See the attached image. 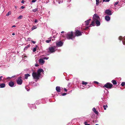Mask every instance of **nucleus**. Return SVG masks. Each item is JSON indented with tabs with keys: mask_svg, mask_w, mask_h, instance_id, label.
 I'll return each mask as SVG.
<instances>
[{
	"mask_svg": "<svg viewBox=\"0 0 125 125\" xmlns=\"http://www.w3.org/2000/svg\"><path fill=\"white\" fill-rule=\"evenodd\" d=\"M66 38L68 39L72 40L73 38H74L75 36H74L73 32V31L69 32L65 35Z\"/></svg>",
	"mask_w": 125,
	"mask_h": 125,
	"instance_id": "obj_1",
	"label": "nucleus"
},
{
	"mask_svg": "<svg viewBox=\"0 0 125 125\" xmlns=\"http://www.w3.org/2000/svg\"><path fill=\"white\" fill-rule=\"evenodd\" d=\"M32 75L34 79H36L37 80H38L40 77V76L36 72H33Z\"/></svg>",
	"mask_w": 125,
	"mask_h": 125,
	"instance_id": "obj_2",
	"label": "nucleus"
},
{
	"mask_svg": "<svg viewBox=\"0 0 125 125\" xmlns=\"http://www.w3.org/2000/svg\"><path fill=\"white\" fill-rule=\"evenodd\" d=\"M113 86V84L110 83H107L103 87H105L107 88L111 89Z\"/></svg>",
	"mask_w": 125,
	"mask_h": 125,
	"instance_id": "obj_3",
	"label": "nucleus"
},
{
	"mask_svg": "<svg viewBox=\"0 0 125 125\" xmlns=\"http://www.w3.org/2000/svg\"><path fill=\"white\" fill-rule=\"evenodd\" d=\"M99 19V17L97 14H94L93 17V20L95 21L98 20Z\"/></svg>",
	"mask_w": 125,
	"mask_h": 125,
	"instance_id": "obj_4",
	"label": "nucleus"
},
{
	"mask_svg": "<svg viewBox=\"0 0 125 125\" xmlns=\"http://www.w3.org/2000/svg\"><path fill=\"white\" fill-rule=\"evenodd\" d=\"M75 35V36H79L82 35V34L81 32L79 30H77L75 31L74 33Z\"/></svg>",
	"mask_w": 125,
	"mask_h": 125,
	"instance_id": "obj_5",
	"label": "nucleus"
},
{
	"mask_svg": "<svg viewBox=\"0 0 125 125\" xmlns=\"http://www.w3.org/2000/svg\"><path fill=\"white\" fill-rule=\"evenodd\" d=\"M21 77H19L18 78V79L17 81V82L18 84L21 85L22 83V81L21 79Z\"/></svg>",
	"mask_w": 125,
	"mask_h": 125,
	"instance_id": "obj_6",
	"label": "nucleus"
},
{
	"mask_svg": "<svg viewBox=\"0 0 125 125\" xmlns=\"http://www.w3.org/2000/svg\"><path fill=\"white\" fill-rule=\"evenodd\" d=\"M49 51H48V52L52 53L55 52V49L53 47H49Z\"/></svg>",
	"mask_w": 125,
	"mask_h": 125,
	"instance_id": "obj_7",
	"label": "nucleus"
},
{
	"mask_svg": "<svg viewBox=\"0 0 125 125\" xmlns=\"http://www.w3.org/2000/svg\"><path fill=\"white\" fill-rule=\"evenodd\" d=\"M44 72V71L43 69H39L37 71V73L40 76L41 75V73H43Z\"/></svg>",
	"mask_w": 125,
	"mask_h": 125,
	"instance_id": "obj_8",
	"label": "nucleus"
},
{
	"mask_svg": "<svg viewBox=\"0 0 125 125\" xmlns=\"http://www.w3.org/2000/svg\"><path fill=\"white\" fill-rule=\"evenodd\" d=\"M105 13L107 15H111L112 14L111 11L109 10H107L105 11Z\"/></svg>",
	"mask_w": 125,
	"mask_h": 125,
	"instance_id": "obj_9",
	"label": "nucleus"
},
{
	"mask_svg": "<svg viewBox=\"0 0 125 125\" xmlns=\"http://www.w3.org/2000/svg\"><path fill=\"white\" fill-rule=\"evenodd\" d=\"M63 44V42L61 41H60L56 43V45L58 47H61L62 45Z\"/></svg>",
	"mask_w": 125,
	"mask_h": 125,
	"instance_id": "obj_10",
	"label": "nucleus"
},
{
	"mask_svg": "<svg viewBox=\"0 0 125 125\" xmlns=\"http://www.w3.org/2000/svg\"><path fill=\"white\" fill-rule=\"evenodd\" d=\"M9 85L11 87H13L14 85V82L12 81L10 82L9 83Z\"/></svg>",
	"mask_w": 125,
	"mask_h": 125,
	"instance_id": "obj_11",
	"label": "nucleus"
},
{
	"mask_svg": "<svg viewBox=\"0 0 125 125\" xmlns=\"http://www.w3.org/2000/svg\"><path fill=\"white\" fill-rule=\"evenodd\" d=\"M39 63L42 64H43L44 62L43 60L42 59H40L39 60Z\"/></svg>",
	"mask_w": 125,
	"mask_h": 125,
	"instance_id": "obj_12",
	"label": "nucleus"
},
{
	"mask_svg": "<svg viewBox=\"0 0 125 125\" xmlns=\"http://www.w3.org/2000/svg\"><path fill=\"white\" fill-rule=\"evenodd\" d=\"M105 19L107 21H109L110 20V17L108 15L104 17Z\"/></svg>",
	"mask_w": 125,
	"mask_h": 125,
	"instance_id": "obj_13",
	"label": "nucleus"
},
{
	"mask_svg": "<svg viewBox=\"0 0 125 125\" xmlns=\"http://www.w3.org/2000/svg\"><path fill=\"white\" fill-rule=\"evenodd\" d=\"M57 91L58 92H60L61 87L59 86H57L56 88Z\"/></svg>",
	"mask_w": 125,
	"mask_h": 125,
	"instance_id": "obj_14",
	"label": "nucleus"
},
{
	"mask_svg": "<svg viewBox=\"0 0 125 125\" xmlns=\"http://www.w3.org/2000/svg\"><path fill=\"white\" fill-rule=\"evenodd\" d=\"M93 111L95 113V114H96L97 115L98 114V112L96 111V109L95 108H94L93 109Z\"/></svg>",
	"mask_w": 125,
	"mask_h": 125,
	"instance_id": "obj_15",
	"label": "nucleus"
},
{
	"mask_svg": "<svg viewBox=\"0 0 125 125\" xmlns=\"http://www.w3.org/2000/svg\"><path fill=\"white\" fill-rule=\"evenodd\" d=\"M95 22L97 25V26H98L100 25V22L98 21V20H97V21H95Z\"/></svg>",
	"mask_w": 125,
	"mask_h": 125,
	"instance_id": "obj_16",
	"label": "nucleus"
},
{
	"mask_svg": "<svg viewBox=\"0 0 125 125\" xmlns=\"http://www.w3.org/2000/svg\"><path fill=\"white\" fill-rule=\"evenodd\" d=\"M25 78L26 79H27L28 77L30 76V75L29 74H25L24 75Z\"/></svg>",
	"mask_w": 125,
	"mask_h": 125,
	"instance_id": "obj_17",
	"label": "nucleus"
},
{
	"mask_svg": "<svg viewBox=\"0 0 125 125\" xmlns=\"http://www.w3.org/2000/svg\"><path fill=\"white\" fill-rule=\"evenodd\" d=\"M5 86V84L4 83L1 84H0V87L1 88H3Z\"/></svg>",
	"mask_w": 125,
	"mask_h": 125,
	"instance_id": "obj_18",
	"label": "nucleus"
},
{
	"mask_svg": "<svg viewBox=\"0 0 125 125\" xmlns=\"http://www.w3.org/2000/svg\"><path fill=\"white\" fill-rule=\"evenodd\" d=\"M111 82L113 83V84L116 85L117 84V82L115 80H112Z\"/></svg>",
	"mask_w": 125,
	"mask_h": 125,
	"instance_id": "obj_19",
	"label": "nucleus"
},
{
	"mask_svg": "<svg viewBox=\"0 0 125 125\" xmlns=\"http://www.w3.org/2000/svg\"><path fill=\"white\" fill-rule=\"evenodd\" d=\"M95 22V21H94L93 20V21H92L91 23L90 24V26H91V25H92V26H94V22Z\"/></svg>",
	"mask_w": 125,
	"mask_h": 125,
	"instance_id": "obj_20",
	"label": "nucleus"
},
{
	"mask_svg": "<svg viewBox=\"0 0 125 125\" xmlns=\"http://www.w3.org/2000/svg\"><path fill=\"white\" fill-rule=\"evenodd\" d=\"M125 38V37H123V38L121 36H120L119 37V40L120 41H121L122 39H123V40L122 41H123L124 40V39Z\"/></svg>",
	"mask_w": 125,
	"mask_h": 125,
	"instance_id": "obj_21",
	"label": "nucleus"
},
{
	"mask_svg": "<svg viewBox=\"0 0 125 125\" xmlns=\"http://www.w3.org/2000/svg\"><path fill=\"white\" fill-rule=\"evenodd\" d=\"M85 23L86 25V26H88L89 25V22L88 21H85Z\"/></svg>",
	"mask_w": 125,
	"mask_h": 125,
	"instance_id": "obj_22",
	"label": "nucleus"
},
{
	"mask_svg": "<svg viewBox=\"0 0 125 125\" xmlns=\"http://www.w3.org/2000/svg\"><path fill=\"white\" fill-rule=\"evenodd\" d=\"M88 84V83L87 82H85L84 81H83L82 84V85H86L87 84Z\"/></svg>",
	"mask_w": 125,
	"mask_h": 125,
	"instance_id": "obj_23",
	"label": "nucleus"
},
{
	"mask_svg": "<svg viewBox=\"0 0 125 125\" xmlns=\"http://www.w3.org/2000/svg\"><path fill=\"white\" fill-rule=\"evenodd\" d=\"M30 47V45H27L24 48V50H26L29 47Z\"/></svg>",
	"mask_w": 125,
	"mask_h": 125,
	"instance_id": "obj_24",
	"label": "nucleus"
},
{
	"mask_svg": "<svg viewBox=\"0 0 125 125\" xmlns=\"http://www.w3.org/2000/svg\"><path fill=\"white\" fill-rule=\"evenodd\" d=\"M11 12L10 11H9L8 13L6 14V16H8L9 15H11Z\"/></svg>",
	"mask_w": 125,
	"mask_h": 125,
	"instance_id": "obj_25",
	"label": "nucleus"
},
{
	"mask_svg": "<svg viewBox=\"0 0 125 125\" xmlns=\"http://www.w3.org/2000/svg\"><path fill=\"white\" fill-rule=\"evenodd\" d=\"M37 27L36 26H34L33 27H32V30L37 28Z\"/></svg>",
	"mask_w": 125,
	"mask_h": 125,
	"instance_id": "obj_26",
	"label": "nucleus"
},
{
	"mask_svg": "<svg viewBox=\"0 0 125 125\" xmlns=\"http://www.w3.org/2000/svg\"><path fill=\"white\" fill-rule=\"evenodd\" d=\"M107 107H108V106L107 105H104L103 106V107L104 108V110H106V108Z\"/></svg>",
	"mask_w": 125,
	"mask_h": 125,
	"instance_id": "obj_27",
	"label": "nucleus"
},
{
	"mask_svg": "<svg viewBox=\"0 0 125 125\" xmlns=\"http://www.w3.org/2000/svg\"><path fill=\"white\" fill-rule=\"evenodd\" d=\"M51 39H50V40H46V43H49L50 42H51Z\"/></svg>",
	"mask_w": 125,
	"mask_h": 125,
	"instance_id": "obj_28",
	"label": "nucleus"
},
{
	"mask_svg": "<svg viewBox=\"0 0 125 125\" xmlns=\"http://www.w3.org/2000/svg\"><path fill=\"white\" fill-rule=\"evenodd\" d=\"M99 0H96V4L97 5H99Z\"/></svg>",
	"mask_w": 125,
	"mask_h": 125,
	"instance_id": "obj_29",
	"label": "nucleus"
},
{
	"mask_svg": "<svg viewBox=\"0 0 125 125\" xmlns=\"http://www.w3.org/2000/svg\"><path fill=\"white\" fill-rule=\"evenodd\" d=\"M37 9H36V8L34 9L33 10H32V11L33 12H35L37 11Z\"/></svg>",
	"mask_w": 125,
	"mask_h": 125,
	"instance_id": "obj_30",
	"label": "nucleus"
},
{
	"mask_svg": "<svg viewBox=\"0 0 125 125\" xmlns=\"http://www.w3.org/2000/svg\"><path fill=\"white\" fill-rule=\"evenodd\" d=\"M125 84V82H123L121 84V85L122 86H124Z\"/></svg>",
	"mask_w": 125,
	"mask_h": 125,
	"instance_id": "obj_31",
	"label": "nucleus"
},
{
	"mask_svg": "<svg viewBox=\"0 0 125 125\" xmlns=\"http://www.w3.org/2000/svg\"><path fill=\"white\" fill-rule=\"evenodd\" d=\"M22 17V16L21 15L19 16L18 18V19H21Z\"/></svg>",
	"mask_w": 125,
	"mask_h": 125,
	"instance_id": "obj_32",
	"label": "nucleus"
},
{
	"mask_svg": "<svg viewBox=\"0 0 125 125\" xmlns=\"http://www.w3.org/2000/svg\"><path fill=\"white\" fill-rule=\"evenodd\" d=\"M36 48H34L33 49V51L34 52H35L36 50Z\"/></svg>",
	"mask_w": 125,
	"mask_h": 125,
	"instance_id": "obj_33",
	"label": "nucleus"
},
{
	"mask_svg": "<svg viewBox=\"0 0 125 125\" xmlns=\"http://www.w3.org/2000/svg\"><path fill=\"white\" fill-rule=\"evenodd\" d=\"M119 1H117L115 2L114 4L115 6H116L119 3Z\"/></svg>",
	"mask_w": 125,
	"mask_h": 125,
	"instance_id": "obj_34",
	"label": "nucleus"
},
{
	"mask_svg": "<svg viewBox=\"0 0 125 125\" xmlns=\"http://www.w3.org/2000/svg\"><path fill=\"white\" fill-rule=\"evenodd\" d=\"M87 121H85L84 124L85 125H90L89 124H87Z\"/></svg>",
	"mask_w": 125,
	"mask_h": 125,
	"instance_id": "obj_35",
	"label": "nucleus"
},
{
	"mask_svg": "<svg viewBox=\"0 0 125 125\" xmlns=\"http://www.w3.org/2000/svg\"><path fill=\"white\" fill-rule=\"evenodd\" d=\"M123 43L124 45H125V38L123 41Z\"/></svg>",
	"mask_w": 125,
	"mask_h": 125,
	"instance_id": "obj_36",
	"label": "nucleus"
},
{
	"mask_svg": "<svg viewBox=\"0 0 125 125\" xmlns=\"http://www.w3.org/2000/svg\"><path fill=\"white\" fill-rule=\"evenodd\" d=\"M91 27L90 26H89L87 27L85 29V30H87L89 28V27Z\"/></svg>",
	"mask_w": 125,
	"mask_h": 125,
	"instance_id": "obj_37",
	"label": "nucleus"
},
{
	"mask_svg": "<svg viewBox=\"0 0 125 125\" xmlns=\"http://www.w3.org/2000/svg\"><path fill=\"white\" fill-rule=\"evenodd\" d=\"M48 58H49V57H44V59L47 60V59H48Z\"/></svg>",
	"mask_w": 125,
	"mask_h": 125,
	"instance_id": "obj_38",
	"label": "nucleus"
},
{
	"mask_svg": "<svg viewBox=\"0 0 125 125\" xmlns=\"http://www.w3.org/2000/svg\"><path fill=\"white\" fill-rule=\"evenodd\" d=\"M66 93H63V94H62V96H64V95H66Z\"/></svg>",
	"mask_w": 125,
	"mask_h": 125,
	"instance_id": "obj_39",
	"label": "nucleus"
},
{
	"mask_svg": "<svg viewBox=\"0 0 125 125\" xmlns=\"http://www.w3.org/2000/svg\"><path fill=\"white\" fill-rule=\"evenodd\" d=\"M36 1V0H32L31 2H34Z\"/></svg>",
	"mask_w": 125,
	"mask_h": 125,
	"instance_id": "obj_40",
	"label": "nucleus"
},
{
	"mask_svg": "<svg viewBox=\"0 0 125 125\" xmlns=\"http://www.w3.org/2000/svg\"><path fill=\"white\" fill-rule=\"evenodd\" d=\"M31 42L33 44H35L36 43V42L33 41H31Z\"/></svg>",
	"mask_w": 125,
	"mask_h": 125,
	"instance_id": "obj_41",
	"label": "nucleus"
},
{
	"mask_svg": "<svg viewBox=\"0 0 125 125\" xmlns=\"http://www.w3.org/2000/svg\"><path fill=\"white\" fill-rule=\"evenodd\" d=\"M25 2V1L24 0H22L21 1V2L22 3H24Z\"/></svg>",
	"mask_w": 125,
	"mask_h": 125,
	"instance_id": "obj_42",
	"label": "nucleus"
},
{
	"mask_svg": "<svg viewBox=\"0 0 125 125\" xmlns=\"http://www.w3.org/2000/svg\"><path fill=\"white\" fill-rule=\"evenodd\" d=\"M64 89L65 92H66L67 91V90L66 88H64Z\"/></svg>",
	"mask_w": 125,
	"mask_h": 125,
	"instance_id": "obj_43",
	"label": "nucleus"
},
{
	"mask_svg": "<svg viewBox=\"0 0 125 125\" xmlns=\"http://www.w3.org/2000/svg\"><path fill=\"white\" fill-rule=\"evenodd\" d=\"M35 66H36V67H38V66H39V65H38V64H36L35 65Z\"/></svg>",
	"mask_w": 125,
	"mask_h": 125,
	"instance_id": "obj_44",
	"label": "nucleus"
},
{
	"mask_svg": "<svg viewBox=\"0 0 125 125\" xmlns=\"http://www.w3.org/2000/svg\"><path fill=\"white\" fill-rule=\"evenodd\" d=\"M38 22V21L37 20V19H35V20L34 22L35 23L37 22Z\"/></svg>",
	"mask_w": 125,
	"mask_h": 125,
	"instance_id": "obj_45",
	"label": "nucleus"
},
{
	"mask_svg": "<svg viewBox=\"0 0 125 125\" xmlns=\"http://www.w3.org/2000/svg\"><path fill=\"white\" fill-rule=\"evenodd\" d=\"M21 8L22 9H23L25 8V7L23 6H21Z\"/></svg>",
	"mask_w": 125,
	"mask_h": 125,
	"instance_id": "obj_46",
	"label": "nucleus"
},
{
	"mask_svg": "<svg viewBox=\"0 0 125 125\" xmlns=\"http://www.w3.org/2000/svg\"><path fill=\"white\" fill-rule=\"evenodd\" d=\"M94 83H97V84H98L99 83L98 82H96V81H95L94 82Z\"/></svg>",
	"mask_w": 125,
	"mask_h": 125,
	"instance_id": "obj_47",
	"label": "nucleus"
},
{
	"mask_svg": "<svg viewBox=\"0 0 125 125\" xmlns=\"http://www.w3.org/2000/svg\"><path fill=\"white\" fill-rule=\"evenodd\" d=\"M110 0H105V2H109Z\"/></svg>",
	"mask_w": 125,
	"mask_h": 125,
	"instance_id": "obj_48",
	"label": "nucleus"
},
{
	"mask_svg": "<svg viewBox=\"0 0 125 125\" xmlns=\"http://www.w3.org/2000/svg\"><path fill=\"white\" fill-rule=\"evenodd\" d=\"M91 19H89V20H88L87 21H88L89 22H90V21H91Z\"/></svg>",
	"mask_w": 125,
	"mask_h": 125,
	"instance_id": "obj_49",
	"label": "nucleus"
},
{
	"mask_svg": "<svg viewBox=\"0 0 125 125\" xmlns=\"http://www.w3.org/2000/svg\"><path fill=\"white\" fill-rule=\"evenodd\" d=\"M64 31H62L61 32V33H64Z\"/></svg>",
	"mask_w": 125,
	"mask_h": 125,
	"instance_id": "obj_50",
	"label": "nucleus"
},
{
	"mask_svg": "<svg viewBox=\"0 0 125 125\" xmlns=\"http://www.w3.org/2000/svg\"><path fill=\"white\" fill-rule=\"evenodd\" d=\"M12 35H15V33H13L12 34Z\"/></svg>",
	"mask_w": 125,
	"mask_h": 125,
	"instance_id": "obj_51",
	"label": "nucleus"
},
{
	"mask_svg": "<svg viewBox=\"0 0 125 125\" xmlns=\"http://www.w3.org/2000/svg\"><path fill=\"white\" fill-rule=\"evenodd\" d=\"M16 26H15V25H13V26H12V27H15Z\"/></svg>",
	"mask_w": 125,
	"mask_h": 125,
	"instance_id": "obj_52",
	"label": "nucleus"
},
{
	"mask_svg": "<svg viewBox=\"0 0 125 125\" xmlns=\"http://www.w3.org/2000/svg\"><path fill=\"white\" fill-rule=\"evenodd\" d=\"M1 80L2 79L1 78L0 76V81H1Z\"/></svg>",
	"mask_w": 125,
	"mask_h": 125,
	"instance_id": "obj_53",
	"label": "nucleus"
},
{
	"mask_svg": "<svg viewBox=\"0 0 125 125\" xmlns=\"http://www.w3.org/2000/svg\"><path fill=\"white\" fill-rule=\"evenodd\" d=\"M105 0H103V2H104V1H105Z\"/></svg>",
	"mask_w": 125,
	"mask_h": 125,
	"instance_id": "obj_54",
	"label": "nucleus"
},
{
	"mask_svg": "<svg viewBox=\"0 0 125 125\" xmlns=\"http://www.w3.org/2000/svg\"><path fill=\"white\" fill-rule=\"evenodd\" d=\"M0 77H1V78L3 77V76H0Z\"/></svg>",
	"mask_w": 125,
	"mask_h": 125,
	"instance_id": "obj_55",
	"label": "nucleus"
},
{
	"mask_svg": "<svg viewBox=\"0 0 125 125\" xmlns=\"http://www.w3.org/2000/svg\"><path fill=\"white\" fill-rule=\"evenodd\" d=\"M95 125H99L98 124H96Z\"/></svg>",
	"mask_w": 125,
	"mask_h": 125,
	"instance_id": "obj_56",
	"label": "nucleus"
},
{
	"mask_svg": "<svg viewBox=\"0 0 125 125\" xmlns=\"http://www.w3.org/2000/svg\"><path fill=\"white\" fill-rule=\"evenodd\" d=\"M88 88H89V87L90 86L89 85H88Z\"/></svg>",
	"mask_w": 125,
	"mask_h": 125,
	"instance_id": "obj_57",
	"label": "nucleus"
},
{
	"mask_svg": "<svg viewBox=\"0 0 125 125\" xmlns=\"http://www.w3.org/2000/svg\"><path fill=\"white\" fill-rule=\"evenodd\" d=\"M15 7L16 8V6H15Z\"/></svg>",
	"mask_w": 125,
	"mask_h": 125,
	"instance_id": "obj_58",
	"label": "nucleus"
}]
</instances>
